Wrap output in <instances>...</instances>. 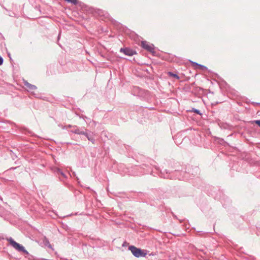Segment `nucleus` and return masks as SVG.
Listing matches in <instances>:
<instances>
[{
    "mask_svg": "<svg viewBox=\"0 0 260 260\" xmlns=\"http://www.w3.org/2000/svg\"><path fill=\"white\" fill-rule=\"evenodd\" d=\"M87 139L90 141L92 144L95 143V139L93 137L92 135L87 133V132H85V134L84 135Z\"/></svg>",
    "mask_w": 260,
    "mask_h": 260,
    "instance_id": "9",
    "label": "nucleus"
},
{
    "mask_svg": "<svg viewBox=\"0 0 260 260\" xmlns=\"http://www.w3.org/2000/svg\"><path fill=\"white\" fill-rule=\"evenodd\" d=\"M191 63L194 66H198L199 67V69H201V70H206L207 69V67L203 66V65H202V64H199L196 62H193V61H191Z\"/></svg>",
    "mask_w": 260,
    "mask_h": 260,
    "instance_id": "11",
    "label": "nucleus"
},
{
    "mask_svg": "<svg viewBox=\"0 0 260 260\" xmlns=\"http://www.w3.org/2000/svg\"><path fill=\"white\" fill-rule=\"evenodd\" d=\"M168 75L171 77H173L176 78V79H179V77L178 75H177L176 74L173 73L171 72H168Z\"/></svg>",
    "mask_w": 260,
    "mask_h": 260,
    "instance_id": "14",
    "label": "nucleus"
},
{
    "mask_svg": "<svg viewBox=\"0 0 260 260\" xmlns=\"http://www.w3.org/2000/svg\"><path fill=\"white\" fill-rule=\"evenodd\" d=\"M141 46L143 49L152 53L153 55H154V54H155V53H156L154 51V45L152 44H149L147 41H142L141 42Z\"/></svg>",
    "mask_w": 260,
    "mask_h": 260,
    "instance_id": "5",
    "label": "nucleus"
},
{
    "mask_svg": "<svg viewBox=\"0 0 260 260\" xmlns=\"http://www.w3.org/2000/svg\"><path fill=\"white\" fill-rule=\"evenodd\" d=\"M15 168H11L10 169H14Z\"/></svg>",
    "mask_w": 260,
    "mask_h": 260,
    "instance_id": "25",
    "label": "nucleus"
},
{
    "mask_svg": "<svg viewBox=\"0 0 260 260\" xmlns=\"http://www.w3.org/2000/svg\"><path fill=\"white\" fill-rule=\"evenodd\" d=\"M85 132H86V131H84L82 130L81 128L80 129L77 126V131H74V134L84 135L85 134Z\"/></svg>",
    "mask_w": 260,
    "mask_h": 260,
    "instance_id": "12",
    "label": "nucleus"
},
{
    "mask_svg": "<svg viewBox=\"0 0 260 260\" xmlns=\"http://www.w3.org/2000/svg\"><path fill=\"white\" fill-rule=\"evenodd\" d=\"M143 167H146L145 165H143Z\"/></svg>",
    "mask_w": 260,
    "mask_h": 260,
    "instance_id": "24",
    "label": "nucleus"
},
{
    "mask_svg": "<svg viewBox=\"0 0 260 260\" xmlns=\"http://www.w3.org/2000/svg\"><path fill=\"white\" fill-rule=\"evenodd\" d=\"M23 84L28 91H31L37 88L36 85L31 84L24 80H23Z\"/></svg>",
    "mask_w": 260,
    "mask_h": 260,
    "instance_id": "7",
    "label": "nucleus"
},
{
    "mask_svg": "<svg viewBox=\"0 0 260 260\" xmlns=\"http://www.w3.org/2000/svg\"><path fill=\"white\" fill-rule=\"evenodd\" d=\"M173 216L175 217V218H177L176 216L175 215H174L173 213Z\"/></svg>",
    "mask_w": 260,
    "mask_h": 260,
    "instance_id": "22",
    "label": "nucleus"
},
{
    "mask_svg": "<svg viewBox=\"0 0 260 260\" xmlns=\"http://www.w3.org/2000/svg\"><path fill=\"white\" fill-rule=\"evenodd\" d=\"M160 176L165 179H178L179 180L182 179V178L178 176V174H180V172L178 171L175 170L174 172H170L167 170L164 171H160Z\"/></svg>",
    "mask_w": 260,
    "mask_h": 260,
    "instance_id": "2",
    "label": "nucleus"
},
{
    "mask_svg": "<svg viewBox=\"0 0 260 260\" xmlns=\"http://www.w3.org/2000/svg\"><path fill=\"white\" fill-rule=\"evenodd\" d=\"M133 92L135 95L142 96L145 92V91L139 87H134Z\"/></svg>",
    "mask_w": 260,
    "mask_h": 260,
    "instance_id": "8",
    "label": "nucleus"
},
{
    "mask_svg": "<svg viewBox=\"0 0 260 260\" xmlns=\"http://www.w3.org/2000/svg\"><path fill=\"white\" fill-rule=\"evenodd\" d=\"M128 249L131 251L133 254L136 257H145L147 255L146 250H142L133 245L129 246Z\"/></svg>",
    "mask_w": 260,
    "mask_h": 260,
    "instance_id": "4",
    "label": "nucleus"
},
{
    "mask_svg": "<svg viewBox=\"0 0 260 260\" xmlns=\"http://www.w3.org/2000/svg\"><path fill=\"white\" fill-rule=\"evenodd\" d=\"M54 172L58 175H61L64 178H67L66 175L59 168H56L54 170Z\"/></svg>",
    "mask_w": 260,
    "mask_h": 260,
    "instance_id": "10",
    "label": "nucleus"
},
{
    "mask_svg": "<svg viewBox=\"0 0 260 260\" xmlns=\"http://www.w3.org/2000/svg\"><path fill=\"white\" fill-rule=\"evenodd\" d=\"M77 125H74V127H73V129H71L70 132L74 134V132L75 131H77Z\"/></svg>",
    "mask_w": 260,
    "mask_h": 260,
    "instance_id": "17",
    "label": "nucleus"
},
{
    "mask_svg": "<svg viewBox=\"0 0 260 260\" xmlns=\"http://www.w3.org/2000/svg\"><path fill=\"white\" fill-rule=\"evenodd\" d=\"M67 128H73L74 127V125L69 124L67 125Z\"/></svg>",
    "mask_w": 260,
    "mask_h": 260,
    "instance_id": "20",
    "label": "nucleus"
},
{
    "mask_svg": "<svg viewBox=\"0 0 260 260\" xmlns=\"http://www.w3.org/2000/svg\"><path fill=\"white\" fill-rule=\"evenodd\" d=\"M62 129H68V128H67V125H65V126H62Z\"/></svg>",
    "mask_w": 260,
    "mask_h": 260,
    "instance_id": "21",
    "label": "nucleus"
},
{
    "mask_svg": "<svg viewBox=\"0 0 260 260\" xmlns=\"http://www.w3.org/2000/svg\"><path fill=\"white\" fill-rule=\"evenodd\" d=\"M144 167H135L132 168L131 170L129 168H126L124 165H120L118 167V172L122 176L125 175L137 176L142 173H148L149 171L148 170H144Z\"/></svg>",
    "mask_w": 260,
    "mask_h": 260,
    "instance_id": "1",
    "label": "nucleus"
},
{
    "mask_svg": "<svg viewBox=\"0 0 260 260\" xmlns=\"http://www.w3.org/2000/svg\"><path fill=\"white\" fill-rule=\"evenodd\" d=\"M120 52L123 53L125 55L133 56L136 54V51L129 48H122L120 49Z\"/></svg>",
    "mask_w": 260,
    "mask_h": 260,
    "instance_id": "6",
    "label": "nucleus"
},
{
    "mask_svg": "<svg viewBox=\"0 0 260 260\" xmlns=\"http://www.w3.org/2000/svg\"><path fill=\"white\" fill-rule=\"evenodd\" d=\"M7 240L9 242L10 245L18 251L22 252L27 255L29 254V252L25 249L24 246L15 241L11 237L7 238Z\"/></svg>",
    "mask_w": 260,
    "mask_h": 260,
    "instance_id": "3",
    "label": "nucleus"
},
{
    "mask_svg": "<svg viewBox=\"0 0 260 260\" xmlns=\"http://www.w3.org/2000/svg\"><path fill=\"white\" fill-rule=\"evenodd\" d=\"M65 1L66 2H67L68 3L72 4L75 5H77L78 3V0H65Z\"/></svg>",
    "mask_w": 260,
    "mask_h": 260,
    "instance_id": "15",
    "label": "nucleus"
},
{
    "mask_svg": "<svg viewBox=\"0 0 260 260\" xmlns=\"http://www.w3.org/2000/svg\"><path fill=\"white\" fill-rule=\"evenodd\" d=\"M252 122L257 124L260 127V120H254Z\"/></svg>",
    "mask_w": 260,
    "mask_h": 260,
    "instance_id": "18",
    "label": "nucleus"
},
{
    "mask_svg": "<svg viewBox=\"0 0 260 260\" xmlns=\"http://www.w3.org/2000/svg\"><path fill=\"white\" fill-rule=\"evenodd\" d=\"M3 62H4V59L1 56H0V66L2 65Z\"/></svg>",
    "mask_w": 260,
    "mask_h": 260,
    "instance_id": "19",
    "label": "nucleus"
},
{
    "mask_svg": "<svg viewBox=\"0 0 260 260\" xmlns=\"http://www.w3.org/2000/svg\"><path fill=\"white\" fill-rule=\"evenodd\" d=\"M84 117H85V118H86V117H85V116H82V117H81V116H80V118H83Z\"/></svg>",
    "mask_w": 260,
    "mask_h": 260,
    "instance_id": "23",
    "label": "nucleus"
},
{
    "mask_svg": "<svg viewBox=\"0 0 260 260\" xmlns=\"http://www.w3.org/2000/svg\"><path fill=\"white\" fill-rule=\"evenodd\" d=\"M44 244L49 248L51 249L52 250H53V248L52 245L50 244L49 240L46 238L45 239V240L44 241Z\"/></svg>",
    "mask_w": 260,
    "mask_h": 260,
    "instance_id": "13",
    "label": "nucleus"
},
{
    "mask_svg": "<svg viewBox=\"0 0 260 260\" xmlns=\"http://www.w3.org/2000/svg\"><path fill=\"white\" fill-rule=\"evenodd\" d=\"M191 112H194L195 113L197 114H199L200 115H201L202 114V113L200 112V111L198 109H196L194 108H192V109L191 110Z\"/></svg>",
    "mask_w": 260,
    "mask_h": 260,
    "instance_id": "16",
    "label": "nucleus"
}]
</instances>
